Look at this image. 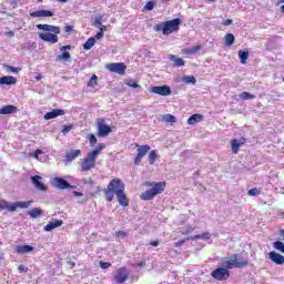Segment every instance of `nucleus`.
I'll use <instances>...</instances> for the list:
<instances>
[{
  "label": "nucleus",
  "instance_id": "ea45409f",
  "mask_svg": "<svg viewBox=\"0 0 284 284\" xmlns=\"http://www.w3.org/2000/svg\"><path fill=\"white\" fill-rule=\"evenodd\" d=\"M273 246L275 247V250H277V252H282V254H284V243L281 241H276L273 243Z\"/></svg>",
  "mask_w": 284,
  "mask_h": 284
},
{
  "label": "nucleus",
  "instance_id": "6e6552de",
  "mask_svg": "<svg viewBox=\"0 0 284 284\" xmlns=\"http://www.w3.org/2000/svg\"><path fill=\"white\" fill-rule=\"evenodd\" d=\"M211 276L215 278V281H227L230 278V268L227 267H219L212 271Z\"/></svg>",
  "mask_w": 284,
  "mask_h": 284
},
{
  "label": "nucleus",
  "instance_id": "c756f323",
  "mask_svg": "<svg viewBox=\"0 0 284 284\" xmlns=\"http://www.w3.org/2000/svg\"><path fill=\"white\" fill-rule=\"evenodd\" d=\"M171 61H174L175 68H181L185 65V60L183 58H176L175 55H170Z\"/></svg>",
  "mask_w": 284,
  "mask_h": 284
},
{
  "label": "nucleus",
  "instance_id": "0e129e2a",
  "mask_svg": "<svg viewBox=\"0 0 284 284\" xmlns=\"http://www.w3.org/2000/svg\"><path fill=\"white\" fill-rule=\"evenodd\" d=\"M71 49V47L70 45H64V47H61V49L60 50H70Z\"/></svg>",
  "mask_w": 284,
  "mask_h": 284
},
{
  "label": "nucleus",
  "instance_id": "4468645a",
  "mask_svg": "<svg viewBox=\"0 0 284 284\" xmlns=\"http://www.w3.org/2000/svg\"><path fill=\"white\" fill-rule=\"evenodd\" d=\"M65 114V110L63 109H53L50 112L44 114V120L50 121L51 119H57V116H63Z\"/></svg>",
  "mask_w": 284,
  "mask_h": 284
},
{
  "label": "nucleus",
  "instance_id": "f257e3e1",
  "mask_svg": "<svg viewBox=\"0 0 284 284\" xmlns=\"http://www.w3.org/2000/svg\"><path fill=\"white\" fill-rule=\"evenodd\" d=\"M38 30L51 33H39V39L47 43H59V36L61 34V28L52 24H37Z\"/></svg>",
  "mask_w": 284,
  "mask_h": 284
},
{
  "label": "nucleus",
  "instance_id": "6e6d98bb",
  "mask_svg": "<svg viewBox=\"0 0 284 284\" xmlns=\"http://www.w3.org/2000/svg\"><path fill=\"white\" fill-rule=\"evenodd\" d=\"M233 20L232 19H226L222 22V26H232Z\"/></svg>",
  "mask_w": 284,
  "mask_h": 284
},
{
  "label": "nucleus",
  "instance_id": "79ce46f5",
  "mask_svg": "<svg viewBox=\"0 0 284 284\" xmlns=\"http://www.w3.org/2000/svg\"><path fill=\"white\" fill-rule=\"evenodd\" d=\"M20 210H28L32 205V201L18 202Z\"/></svg>",
  "mask_w": 284,
  "mask_h": 284
},
{
  "label": "nucleus",
  "instance_id": "c03bdc74",
  "mask_svg": "<svg viewBox=\"0 0 284 284\" xmlns=\"http://www.w3.org/2000/svg\"><path fill=\"white\" fill-rule=\"evenodd\" d=\"M164 121H166V123H176V118L172 114H165Z\"/></svg>",
  "mask_w": 284,
  "mask_h": 284
},
{
  "label": "nucleus",
  "instance_id": "774afa93",
  "mask_svg": "<svg viewBox=\"0 0 284 284\" xmlns=\"http://www.w3.org/2000/svg\"><path fill=\"white\" fill-rule=\"evenodd\" d=\"M74 194H75L77 196H83V193H80V192H74Z\"/></svg>",
  "mask_w": 284,
  "mask_h": 284
},
{
  "label": "nucleus",
  "instance_id": "58836bf2",
  "mask_svg": "<svg viewBox=\"0 0 284 284\" xmlns=\"http://www.w3.org/2000/svg\"><path fill=\"white\" fill-rule=\"evenodd\" d=\"M193 239L195 240L202 239L203 241H210L212 239V234L205 232V233L195 235Z\"/></svg>",
  "mask_w": 284,
  "mask_h": 284
},
{
  "label": "nucleus",
  "instance_id": "0eeeda50",
  "mask_svg": "<svg viewBox=\"0 0 284 284\" xmlns=\"http://www.w3.org/2000/svg\"><path fill=\"white\" fill-rule=\"evenodd\" d=\"M106 70L109 72H115V74H120V77H123L125 74V70H128V65L123 62H113L106 64Z\"/></svg>",
  "mask_w": 284,
  "mask_h": 284
},
{
  "label": "nucleus",
  "instance_id": "f3484780",
  "mask_svg": "<svg viewBox=\"0 0 284 284\" xmlns=\"http://www.w3.org/2000/svg\"><path fill=\"white\" fill-rule=\"evenodd\" d=\"M54 184H55V187H58V190H68L72 187V185H70L69 182L62 178H55Z\"/></svg>",
  "mask_w": 284,
  "mask_h": 284
},
{
  "label": "nucleus",
  "instance_id": "aec40b11",
  "mask_svg": "<svg viewBox=\"0 0 284 284\" xmlns=\"http://www.w3.org/2000/svg\"><path fill=\"white\" fill-rule=\"evenodd\" d=\"M61 225H63V220H55L53 222H49L44 226V231L45 232H52V230H57V227H61Z\"/></svg>",
  "mask_w": 284,
  "mask_h": 284
},
{
  "label": "nucleus",
  "instance_id": "6ab92c4d",
  "mask_svg": "<svg viewBox=\"0 0 284 284\" xmlns=\"http://www.w3.org/2000/svg\"><path fill=\"white\" fill-rule=\"evenodd\" d=\"M17 78L12 75H4L0 78V85H16Z\"/></svg>",
  "mask_w": 284,
  "mask_h": 284
},
{
  "label": "nucleus",
  "instance_id": "7ed1b4c3",
  "mask_svg": "<svg viewBox=\"0 0 284 284\" xmlns=\"http://www.w3.org/2000/svg\"><path fill=\"white\" fill-rule=\"evenodd\" d=\"M119 192H125V183H123L121 179L114 178L103 190L105 201H108V203H112V201H114V194H119Z\"/></svg>",
  "mask_w": 284,
  "mask_h": 284
},
{
  "label": "nucleus",
  "instance_id": "338daca9",
  "mask_svg": "<svg viewBox=\"0 0 284 284\" xmlns=\"http://www.w3.org/2000/svg\"><path fill=\"white\" fill-rule=\"evenodd\" d=\"M95 23H98V26H101V18H97Z\"/></svg>",
  "mask_w": 284,
  "mask_h": 284
},
{
  "label": "nucleus",
  "instance_id": "1a4fd4ad",
  "mask_svg": "<svg viewBox=\"0 0 284 284\" xmlns=\"http://www.w3.org/2000/svg\"><path fill=\"white\" fill-rule=\"evenodd\" d=\"M129 278H130V271L125 266L118 268L116 273L113 276V280L118 284L125 283V281H128Z\"/></svg>",
  "mask_w": 284,
  "mask_h": 284
},
{
  "label": "nucleus",
  "instance_id": "c85d7f7f",
  "mask_svg": "<svg viewBox=\"0 0 284 284\" xmlns=\"http://www.w3.org/2000/svg\"><path fill=\"white\" fill-rule=\"evenodd\" d=\"M239 58H240L241 63L243 65H245V63H247V59H250V51L240 50Z\"/></svg>",
  "mask_w": 284,
  "mask_h": 284
},
{
  "label": "nucleus",
  "instance_id": "412c9836",
  "mask_svg": "<svg viewBox=\"0 0 284 284\" xmlns=\"http://www.w3.org/2000/svg\"><path fill=\"white\" fill-rule=\"evenodd\" d=\"M30 17L41 18V17H54V13L50 10H38L30 13Z\"/></svg>",
  "mask_w": 284,
  "mask_h": 284
},
{
  "label": "nucleus",
  "instance_id": "09e8293b",
  "mask_svg": "<svg viewBox=\"0 0 284 284\" xmlns=\"http://www.w3.org/2000/svg\"><path fill=\"white\" fill-rule=\"evenodd\" d=\"M18 270H19L20 274H26V273H28V266H26V265H23V264L19 265V266H18Z\"/></svg>",
  "mask_w": 284,
  "mask_h": 284
},
{
  "label": "nucleus",
  "instance_id": "20e7f679",
  "mask_svg": "<svg viewBox=\"0 0 284 284\" xmlns=\"http://www.w3.org/2000/svg\"><path fill=\"white\" fill-rule=\"evenodd\" d=\"M180 29H181V18L168 20V21L158 23L153 27V30L155 32H162L164 37H169V34H172L173 32H179Z\"/></svg>",
  "mask_w": 284,
  "mask_h": 284
},
{
  "label": "nucleus",
  "instance_id": "7c9ffc66",
  "mask_svg": "<svg viewBox=\"0 0 284 284\" xmlns=\"http://www.w3.org/2000/svg\"><path fill=\"white\" fill-rule=\"evenodd\" d=\"M77 156H81V150H72L70 153H68L67 161L69 162L74 161Z\"/></svg>",
  "mask_w": 284,
  "mask_h": 284
},
{
  "label": "nucleus",
  "instance_id": "4be33fe9",
  "mask_svg": "<svg viewBox=\"0 0 284 284\" xmlns=\"http://www.w3.org/2000/svg\"><path fill=\"white\" fill-rule=\"evenodd\" d=\"M17 106L13 104H7L0 108V114H14L17 112Z\"/></svg>",
  "mask_w": 284,
  "mask_h": 284
},
{
  "label": "nucleus",
  "instance_id": "e433bc0d",
  "mask_svg": "<svg viewBox=\"0 0 284 284\" xmlns=\"http://www.w3.org/2000/svg\"><path fill=\"white\" fill-rule=\"evenodd\" d=\"M87 139H88L91 148H94L97 145V141H98L97 135H94L93 133H90L87 135Z\"/></svg>",
  "mask_w": 284,
  "mask_h": 284
},
{
  "label": "nucleus",
  "instance_id": "f8f14e48",
  "mask_svg": "<svg viewBox=\"0 0 284 284\" xmlns=\"http://www.w3.org/2000/svg\"><path fill=\"white\" fill-rule=\"evenodd\" d=\"M150 92L153 94H159L160 97H170V94H172V89H170L168 85L152 87Z\"/></svg>",
  "mask_w": 284,
  "mask_h": 284
},
{
  "label": "nucleus",
  "instance_id": "39448f33",
  "mask_svg": "<svg viewBox=\"0 0 284 284\" xmlns=\"http://www.w3.org/2000/svg\"><path fill=\"white\" fill-rule=\"evenodd\" d=\"M222 265L227 270H243V267H247L250 265V261L236 253H233L230 257H225L222 261Z\"/></svg>",
  "mask_w": 284,
  "mask_h": 284
},
{
  "label": "nucleus",
  "instance_id": "f704fd0d",
  "mask_svg": "<svg viewBox=\"0 0 284 284\" xmlns=\"http://www.w3.org/2000/svg\"><path fill=\"white\" fill-rule=\"evenodd\" d=\"M95 43H97V40L94 38H89L84 43V50H91L92 48H94Z\"/></svg>",
  "mask_w": 284,
  "mask_h": 284
},
{
  "label": "nucleus",
  "instance_id": "e2e57ef3",
  "mask_svg": "<svg viewBox=\"0 0 284 284\" xmlns=\"http://www.w3.org/2000/svg\"><path fill=\"white\" fill-rule=\"evenodd\" d=\"M7 37H14V31L7 32Z\"/></svg>",
  "mask_w": 284,
  "mask_h": 284
},
{
  "label": "nucleus",
  "instance_id": "864d4df0",
  "mask_svg": "<svg viewBox=\"0 0 284 284\" xmlns=\"http://www.w3.org/2000/svg\"><path fill=\"white\" fill-rule=\"evenodd\" d=\"M144 9L145 10H154V2L153 1L146 2Z\"/></svg>",
  "mask_w": 284,
  "mask_h": 284
},
{
  "label": "nucleus",
  "instance_id": "9d476101",
  "mask_svg": "<svg viewBox=\"0 0 284 284\" xmlns=\"http://www.w3.org/2000/svg\"><path fill=\"white\" fill-rule=\"evenodd\" d=\"M97 128H98V136H109V134L112 132V128L105 124L104 119L97 120Z\"/></svg>",
  "mask_w": 284,
  "mask_h": 284
},
{
  "label": "nucleus",
  "instance_id": "b1692460",
  "mask_svg": "<svg viewBox=\"0 0 284 284\" xmlns=\"http://www.w3.org/2000/svg\"><path fill=\"white\" fill-rule=\"evenodd\" d=\"M34 247L30 245H19L16 247L17 254H30V252H33Z\"/></svg>",
  "mask_w": 284,
  "mask_h": 284
},
{
  "label": "nucleus",
  "instance_id": "37998d69",
  "mask_svg": "<svg viewBox=\"0 0 284 284\" xmlns=\"http://www.w3.org/2000/svg\"><path fill=\"white\" fill-rule=\"evenodd\" d=\"M248 196H258L261 194V189L254 187L248 190L247 192Z\"/></svg>",
  "mask_w": 284,
  "mask_h": 284
},
{
  "label": "nucleus",
  "instance_id": "4d7b16f0",
  "mask_svg": "<svg viewBox=\"0 0 284 284\" xmlns=\"http://www.w3.org/2000/svg\"><path fill=\"white\" fill-rule=\"evenodd\" d=\"M39 154H43V151L40 149L34 151V154H33L34 159H39Z\"/></svg>",
  "mask_w": 284,
  "mask_h": 284
},
{
  "label": "nucleus",
  "instance_id": "cd10ccee",
  "mask_svg": "<svg viewBox=\"0 0 284 284\" xmlns=\"http://www.w3.org/2000/svg\"><path fill=\"white\" fill-rule=\"evenodd\" d=\"M3 207H4V210H8L9 212H17V210H19V202L10 204L7 201H4Z\"/></svg>",
  "mask_w": 284,
  "mask_h": 284
},
{
  "label": "nucleus",
  "instance_id": "423d86ee",
  "mask_svg": "<svg viewBox=\"0 0 284 284\" xmlns=\"http://www.w3.org/2000/svg\"><path fill=\"white\" fill-rule=\"evenodd\" d=\"M95 165H97V155L90 152L81 163V171L90 172V170L94 169Z\"/></svg>",
  "mask_w": 284,
  "mask_h": 284
},
{
  "label": "nucleus",
  "instance_id": "473e14b6",
  "mask_svg": "<svg viewBox=\"0 0 284 284\" xmlns=\"http://www.w3.org/2000/svg\"><path fill=\"white\" fill-rule=\"evenodd\" d=\"M240 99H242V101H250L252 99H256V95L244 91V92L241 93Z\"/></svg>",
  "mask_w": 284,
  "mask_h": 284
},
{
  "label": "nucleus",
  "instance_id": "3c124183",
  "mask_svg": "<svg viewBox=\"0 0 284 284\" xmlns=\"http://www.w3.org/2000/svg\"><path fill=\"white\" fill-rule=\"evenodd\" d=\"M7 68L10 72H13L14 74H19V72H21L20 68H14V67H10V65H8Z\"/></svg>",
  "mask_w": 284,
  "mask_h": 284
},
{
  "label": "nucleus",
  "instance_id": "8fccbe9b",
  "mask_svg": "<svg viewBox=\"0 0 284 284\" xmlns=\"http://www.w3.org/2000/svg\"><path fill=\"white\" fill-rule=\"evenodd\" d=\"M105 30V26H102V28H100V32H98L95 34V39H103V31Z\"/></svg>",
  "mask_w": 284,
  "mask_h": 284
},
{
  "label": "nucleus",
  "instance_id": "4c0bfd02",
  "mask_svg": "<svg viewBox=\"0 0 284 284\" xmlns=\"http://www.w3.org/2000/svg\"><path fill=\"white\" fill-rule=\"evenodd\" d=\"M125 85L133 89H136V88L141 89V85H139V81H134L132 79L126 80Z\"/></svg>",
  "mask_w": 284,
  "mask_h": 284
},
{
  "label": "nucleus",
  "instance_id": "5701e85b",
  "mask_svg": "<svg viewBox=\"0 0 284 284\" xmlns=\"http://www.w3.org/2000/svg\"><path fill=\"white\" fill-rule=\"evenodd\" d=\"M201 121H203V114L195 113L187 119V124L196 125V123H201Z\"/></svg>",
  "mask_w": 284,
  "mask_h": 284
},
{
  "label": "nucleus",
  "instance_id": "5fc2aeb1",
  "mask_svg": "<svg viewBox=\"0 0 284 284\" xmlns=\"http://www.w3.org/2000/svg\"><path fill=\"white\" fill-rule=\"evenodd\" d=\"M64 32H67V34H70L73 30H74V27L73 26H65L63 28Z\"/></svg>",
  "mask_w": 284,
  "mask_h": 284
},
{
  "label": "nucleus",
  "instance_id": "de8ad7c7",
  "mask_svg": "<svg viewBox=\"0 0 284 284\" xmlns=\"http://www.w3.org/2000/svg\"><path fill=\"white\" fill-rule=\"evenodd\" d=\"M100 267H101V270H108V268L112 267V263L100 262Z\"/></svg>",
  "mask_w": 284,
  "mask_h": 284
},
{
  "label": "nucleus",
  "instance_id": "bb28decb",
  "mask_svg": "<svg viewBox=\"0 0 284 284\" xmlns=\"http://www.w3.org/2000/svg\"><path fill=\"white\" fill-rule=\"evenodd\" d=\"M28 215L31 216V219H39V216H43V211L39 207H34L28 212Z\"/></svg>",
  "mask_w": 284,
  "mask_h": 284
},
{
  "label": "nucleus",
  "instance_id": "f03ea898",
  "mask_svg": "<svg viewBox=\"0 0 284 284\" xmlns=\"http://www.w3.org/2000/svg\"><path fill=\"white\" fill-rule=\"evenodd\" d=\"M144 185L146 187H151L143 193H141L140 199L141 201H152L159 194H163L165 192V187L168 183L165 182H145Z\"/></svg>",
  "mask_w": 284,
  "mask_h": 284
},
{
  "label": "nucleus",
  "instance_id": "2eb2a0df",
  "mask_svg": "<svg viewBox=\"0 0 284 284\" xmlns=\"http://www.w3.org/2000/svg\"><path fill=\"white\" fill-rule=\"evenodd\" d=\"M115 196L118 199V203H120L122 207H128V205H130V199H128V195H125V191L115 193Z\"/></svg>",
  "mask_w": 284,
  "mask_h": 284
},
{
  "label": "nucleus",
  "instance_id": "a19ab883",
  "mask_svg": "<svg viewBox=\"0 0 284 284\" xmlns=\"http://www.w3.org/2000/svg\"><path fill=\"white\" fill-rule=\"evenodd\" d=\"M57 59L58 61H70V52H63L62 54L58 55Z\"/></svg>",
  "mask_w": 284,
  "mask_h": 284
},
{
  "label": "nucleus",
  "instance_id": "a18cd8bd",
  "mask_svg": "<svg viewBox=\"0 0 284 284\" xmlns=\"http://www.w3.org/2000/svg\"><path fill=\"white\" fill-rule=\"evenodd\" d=\"M185 83H192V85L196 84V78L194 75L184 77Z\"/></svg>",
  "mask_w": 284,
  "mask_h": 284
},
{
  "label": "nucleus",
  "instance_id": "2f4dec72",
  "mask_svg": "<svg viewBox=\"0 0 284 284\" xmlns=\"http://www.w3.org/2000/svg\"><path fill=\"white\" fill-rule=\"evenodd\" d=\"M87 85L89 88H97V85H99V78L97 77V74H93L91 77V79L88 81Z\"/></svg>",
  "mask_w": 284,
  "mask_h": 284
},
{
  "label": "nucleus",
  "instance_id": "69168bd1",
  "mask_svg": "<svg viewBox=\"0 0 284 284\" xmlns=\"http://www.w3.org/2000/svg\"><path fill=\"white\" fill-rule=\"evenodd\" d=\"M280 236H282V239L284 241V229L280 231Z\"/></svg>",
  "mask_w": 284,
  "mask_h": 284
},
{
  "label": "nucleus",
  "instance_id": "680f3d73",
  "mask_svg": "<svg viewBox=\"0 0 284 284\" xmlns=\"http://www.w3.org/2000/svg\"><path fill=\"white\" fill-rule=\"evenodd\" d=\"M11 6H17L19 3V0H10Z\"/></svg>",
  "mask_w": 284,
  "mask_h": 284
},
{
  "label": "nucleus",
  "instance_id": "052dcab7",
  "mask_svg": "<svg viewBox=\"0 0 284 284\" xmlns=\"http://www.w3.org/2000/svg\"><path fill=\"white\" fill-rule=\"evenodd\" d=\"M190 232H194V227H189V230L187 231H185V232H182V234H190Z\"/></svg>",
  "mask_w": 284,
  "mask_h": 284
},
{
  "label": "nucleus",
  "instance_id": "49530a36",
  "mask_svg": "<svg viewBox=\"0 0 284 284\" xmlns=\"http://www.w3.org/2000/svg\"><path fill=\"white\" fill-rule=\"evenodd\" d=\"M74 128V125L69 124V125H64L62 129V134H68V132H72V129Z\"/></svg>",
  "mask_w": 284,
  "mask_h": 284
},
{
  "label": "nucleus",
  "instance_id": "bf43d9fd",
  "mask_svg": "<svg viewBox=\"0 0 284 284\" xmlns=\"http://www.w3.org/2000/svg\"><path fill=\"white\" fill-rule=\"evenodd\" d=\"M183 243H185V240L175 242V247H181V245H183Z\"/></svg>",
  "mask_w": 284,
  "mask_h": 284
},
{
  "label": "nucleus",
  "instance_id": "393cba45",
  "mask_svg": "<svg viewBox=\"0 0 284 284\" xmlns=\"http://www.w3.org/2000/svg\"><path fill=\"white\" fill-rule=\"evenodd\" d=\"M203 47H201V45H195V47H192V48L182 49L181 52H182V54H186V55L196 54V52H200V50Z\"/></svg>",
  "mask_w": 284,
  "mask_h": 284
},
{
  "label": "nucleus",
  "instance_id": "dca6fc26",
  "mask_svg": "<svg viewBox=\"0 0 284 284\" xmlns=\"http://www.w3.org/2000/svg\"><path fill=\"white\" fill-rule=\"evenodd\" d=\"M268 258L276 265H284V256L274 251L268 253Z\"/></svg>",
  "mask_w": 284,
  "mask_h": 284
},
{
  "label": "nucleus",
  "instance_id": "ddd939ff",
  "mask_svg": "<svg viewBox=\"0 0 284 284\" xmlns=\"http://www.w3.org/2000/svg\"><path fill=\"white\" fill-rule=\"evenodd\" d=\"M247 143V139L241 138L231 140V152L232 154H239V151L241 150V145H245Z\"/></svg>",
  "mask_w": 284,
  "mask_h": 284
},
{
  "label": "nucleus",
  "instance_id": "c9c22d12",
  "mask_svg": "<svg viewBox=\"0 0 284 284\" xmlns=\"http://www.w3.org/2000/svg\"><path fill=\"white\" fill-rule=\"evenodd\" d=\"M103 150H105V144L100 143V144H98L95 150L91 151V153H93L98 158L99 154H101V152H103Z\"/></svg>",
  "mask_w": 284,
  "mask_h": 284
},
{
  "label": "nucleus",
  "instance_id": "13d9d810",
  "mask_svg": "<svg viewBox=\"0 0 284 284\" xmlns=\"http://www.w3.org/2000/svg\"><path fill=\"white\" fill-rule=\"evenodd\" d=\"M150 245H152V247H159V240L151 241Z\"/></svg>",
  "mask_w": 284,
  "mask_h": 284
},
{
  "label": "nucleus",
  "instance_id": "a211bd4d",
  "mask_svg": "<svg viewBox=\"0 0 284 284\" xmlns=\"http://www.w3.org/2000/svg\"><path fill=\"white\" fill-rule=\"evenodd\" d=\"M31 181H32L33 185H36L37 190H40L41 192H45V190H48L45 184H43V182H41V176L34 175L31 178Z\"/></svg>",
  "mask_w": 284,
  "mask_h": 284
},
{
  "label": "nucleus",
  "instance_id": "9b49d317",
  "mask_svg": "<svg viewBox=\"0 0 284 284\" xmlns=\"http://www.w3.org/2000/svg\"><path fill=\"white\" fill-rule=\"evenodd\" d=\"M135 148H138V154L134 158V165H139V163H141V161H143V156H145V154H148V152H150V145L135 144Z\"/></svg>",
  "mask_w": 284,
  "mask_h": 284
},
{
  "label": "nucleus",
  "instance_id": "603ef678",
  "mask_svg": "<svg viewBox=\"0 0 284 284\" xmlns=\"http://www.w3.org/2000/svg\"><path fill=\"white\" fill-rule=\"evenodd\" d=\"M125 236H128V233H125V231H118L115 233L116 239H121V237H125Z\"/></svg>",
  "mask_w": 284,
  "mask_h": 284
},
{
  "label": "nucleus",
  "instance_id": "a878e982",
  "mask_svg": "<svg viewBox=\"0 0 284 284\" xmlns=\"http://www.w3.org/2000/svg\"><path fill=\"white\" fill-rule=\"evenodd\" d=\"M236 38H234V34L232 33H226L224 36V45L226 48H230L231 45H234V41H235Z\"/></svg>",
  "mask_w": 284,
  "mask_h": 284
},
{
  "label": "nucleus",
  "instance_id": "72a5a7b5",
  "mask_svg": "<svg viewBox=\"0 0 284 284\" xmlns=\"http://www.w3.org/2000/svg\"><path fill=\"white\" fill-rule=\"evenodd\" d=\"M156 159H159V154H156V151H151L149 153V163L150 165H154V163H156Z\"/></svg>",
  "mask_w": 284,
  "mask_h": 284
}]
</instances>
